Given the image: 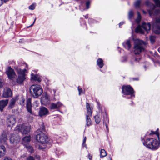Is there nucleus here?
Returning a JSON list of instances; mask_svg holds the SVG:
<instances>
[{"label": "nucleus", "mask_w": 160, "mask_h": 160, "mask_svg": "<svg viewBox=\"0 0 160 160\" xmlns=\"http://www.w3.org/2000/svg\"><path fill=\"white\" fill-rule=\"evenodd\" d=\"M26 107L27 111L29 112L30 114L27 115V118L28 120H32L33 119V113L32 110V104L31 102V99L28 98L27 100Z\"/></svg>", "instance_id": "obj_11"}, {"label": "nucleus", "mask_w": 160, "mask_h": 160, "mask_svg": "<svg viewBox=\"0 0 160 160\" xmlns=\"http://www.w3.org/2000/svg\"><path fill=\"white\" fill-rule=\"evenodd\" d=\"M4 85L3 80L0 78V88H1Z\"/></svg>", "instance_id": "obj_41"}, {"label": "nucleus", "mask_w": 160, "mask_h": 160, "mask_svg": "<svg viewBox=\"0 0 160 160\" xmlns=\"http://www.w3.org/2000/svg\"><path fill=\"white\" fill-rule=\"evenodd\" d=\"M151 29V24L150 23H146L145 22L142 23L141 26L138 25L135 29V31L141 34H144L146 32L148 33Z\"/></svg>", "instance_id": "obj_5"}, {"label": "nucleus", "mask_w": 160, "mask_h": 160, "mask_svg": "<svg viewBox=\"0 0 160 160\" xmlns=\"http://www.w3.org/2000/svg\"><path fill=\"white\" fill-rule=\"evenodd\" d=\"M49 113L48 109L44 107H40L38 112L39 116L41 117L43 116H45Z\"/></svg>", "instance_id": "obj_18"}, {"label": "nucleus", "mask_w": 160, "mask_h": 160, "mask_svg": "<svg viewBox=\"0 0 160 160\" xmlns=\"http://www.w3.org/2000/svg\"><path fill=\"white\" fill-rule=\"evenodd\" d=\"M39 103L38 101H35L34 103V105L36 107H37L38 106Z\"/></svg>", "instance_id": "obj_44"}, {"label": "nucleus", "mask_w": 160, "mask_h": 160, "mask_svg": "<svg viewBox=\"0 0 160 160\" xmlns=\"http://www.w3.org/2000/svg\"><path fill=\"white\" fill-rule=\"evenodd\" d=\"M12 93L11 89L8 88L4 89L3 96L4 97L7 98L11 96Z\"/></svg>", "instance_id": "obj_22"}, {"label": "nucleus", "mask_w": 160, "mask_h": 160, "mask_svg": "<svg viewBox=\"0 0 160 160\" xmlns=\"http://www.w3.org/2000/svg\"><path fill=\"white\" fill-rule=\"evenodd\" d=\"M156 5L158 7H160V0H153Z\"/></svg>", "instance_id": "obj_34"}, {"label": "nucleus", "mask_w": 160, "mask_h": 160, "mask_svg": "<svg viewBox=\"0 0 160 160\" xmlns=\"http://www.w3.org/2000/svg\"><path fill=\"white\" fill-rule=\"evenodd\" d=\"M86 141V137H85L84 138L83 140V143L82 144V146L83 147H86V144H85V142Z\"/></svg>", "instance_id": "obj_38"}, {"label": "nucleus", "mask_w": 160, "mask_h": 160, "mask_svg": "<svg viewBox=\"0 0 160 160\" xmlns=\"http://www.w3.org/2000/svg\"><path fill=\"white\" fill-rule=\"evenodd\" d=\"M29 90L31 94L35 98H37L41 96L43 92V90L41 86L38 84L32 85Z\"/></svg>", "instance_id": "obj_4"}, {"label": "nucleus", "mask_w": 160, "mask_h": 160, "mask_svg": "<svg viewBox=\"0 0 160 160\" xmlns=\"http://www.w3.org/2000/svg\"><path fill=\"white\" fill-rule=\"evenodd\" d=\"M90 5V2L89 1H87L86 2V7L87 9L89 8Z\"/></svg>", "instance_id": "obj_37"}, {"label": "nucleus", "mask_w": 160, "mask_h": 160, "mask_svg": "<svg viewBox=\"0 0 160 160\" xmlns=\"http://www.w3.org/2000/svg\"><path fill=\"white\" fill-rule=\"evenodd\" d=\"M22 42V41H19V43H21V42Z\"/></svg>", "instance_id": "obj_64"}, {"label": "nucleus", "mask_w": 160, "mask_h": 160, "mask_svg": "<svg viewBox=\"0 0 160 160\" xmlns=\"http://www.w3.org/2000/svg\"><path fill=\"white\" fill-rule=\"evenodd\" d=\"M36 139L38 142L42 144L43 146L39 145L38 147L39 149L42 150L46 148V144L51 143L52 142L49 140L47 135L42 132L36 135Z\"/></svg>", "instance_id": "obj_2"}, {"label": "nucleus", "mask_w": 160, "mask_h": 160, "mask_svg": "<svg viewBox=\"0 0 160 160\" xmlns=\"http://www.w3.org/2000/svg\"><path fill=\"white\" fill-rule=\"evenodd\" d=\"M18 99V96L13 98L11 99L8 106V107L9 108H12L14 107L15 102Z\"/></svg>", "instance_id": "obj_23"}, {"label": "nucleus", "mask_w": 160, "mask_h": 160, "mask_svg": "<svg viewBox=\"0 0 160 160\" xmlns=\"http://www.w3.org/2000/svg\"><path fill=\"white\" fill-rule=\"evenodd\" d=\"M147 41H135L134 52L135 54H139L145 51L148 46Z\"/></svg>", "instance_id": "obj_3"}, {"label": "nucleus", "mask_w": 160, "mask_h": 160, "mask_svg": "<svg viewBox=\"0 0 160 160\" xmlns=\"http://www.w3.org/2000/svg\"><path fill=\"white\" fill-rule=\"evenodd\" d=\"M141 17L140 13L139 12H138V17L137 18L136 20V22L138 24L141 21Z\"/></svg>", "instance_id": "obj_31"}, {"label": "nucleus", "mask_w": 160, "mask_h": 160, "mask_svg": "<svg viewBox=\"0 0 160 160\" xmlns=\"http://www.w3.org/2000/svg\"><path fill=\"white\" fill-rule=\"evenodd\" d=\"M35 8V5L32 4L29 7V9L30 10H34Z\"/></svg>", "instance_id": "obj_39"}, {"label": "nucleus", "mask_w": 160, "mask_h": 160, "mask_svg": "<svg viewBox=\"0 0 160 160\" xmlns=\"http://www.w3.org/2000/svg\"><path fill=\"white\" fill-rule=\"evenodd\" d=\"M107 153L106 151L104 149H101L100 151V157L102 158L106 156Z\"/></svg>", "instance_id": "obj_30"}, {"label": "nucleus", "mask_w": 160, "mask_h": 160, "mask_svg": "<svg viewBox=\"0 0 160 160\" xmlns=\"http://www.w3.org/2000/svg\"><path fill=\"white\" fill-rule=\"evenodd\" d=\"M4 160H12V159L8 158L5 157L4 159Z\"/></svg>", "instance_id": "obj_50"}, {"label": "nucleus", "mask_w": 160, "mask_h": 160, "mask_svg": "<svg viewBox=\"0 0 160 160\" xmlns=\"http://www.w3.org/2000/svg\"><path fill=\"white\" fill-rule=\"evenodd\" d=\"M97 64L100 68H102L103 66L102 60L101 58H98L97 60Z\"/></svg>", "instance_id": "obj_28"}, {"label": "nucleus", "mask_w": 160, "mask_h": 160, "mask_svg": "<svg viewBox=\"0 0 160 160\" xmlns=\"http://www.w3.org/2000/svg\"><path fill=\"white\" fill-rule=\"evenodd\" d=\"M31 128L30 125L23 124L16 126L15 128V130L21 132L22 134H26L29 132Z\"/></svg>", "instance_id": "obj_6"}, {"label": "nucleus", "mask_w": 160, "mask_h": 160, "mask_svg": "<svg viewBox=\"0 0 160 160\" xmlns=\"http://www.w3.org/2000/svg\"><path fill=\"white\" fill-rule=\"evenodd\" d=\"M6 72L9 78L10 79H12L13 78H15L16 76L13 69H12L11 67H8L6 71Z\"/></svg>", "instance_id": "obj_16"}, {"label": "nucleus", "mask_w": 160, "mask_h": 160, "mask_svg": "<svg viewBox=\"0 0 160 160\" xmlns=\"http://www.w3.org/2000/svg\"><path fill=\"white\" fill-rule=\"evenodd\" d=\"M7 137L6 133L3 132L0 137V143L2 144L7 145L8 142Z\"/></svg>", "instance_id": "obj_19"}, {"label": "nucleus", "mask_w": 160, "mask_h": 160, "mask_svg": "<svg viewBox=\"0 0 160 160\" xmlns=\"http://www.w3.org/2000/svg\"><path fill=\"white\" fill-rule=\"evenodd\" d=\"M26 147L30 153H32L34 152V149L32 146L27 145L26 146Z\"/></svg>", "instance_id": "obj_32"}, {"label": "nucleus", "mask_w": 160, "mask_h": 160, "mask_svg": "<svg viewBox=\"0 0 160 160\" xmlns=\"http://www.w3.org/2000/svg\"><path fill=\"white\" fill-rule=\"evenodd\" d=\"M84 17L85 18L87 19L88 18V15H86Z\"/></svg>", "instance_id": "obj_56"}, {"label": "nucleus", "mask_w": 160, "mask_h": 160, "mask_svg": "<svg viewBox=\"0 0 160 160\" xmlns=\"http://www.w3.org/2000/svg\"><path fill=\"white\" fill-rule=\"evenodd\" d=\"M143 12L144 13V14H145L146 13V12L145 11H143Z\"/></svg>", "instance_id": "obj_63"}, {"label": "nucleus", "mask_w": 160, "mask_h": 160, "mask_svg": "<svg viewBox=\"0 0 160 160\" xmlns=\"http://www.w3.org/2000/svg\"><path fill=\"white\" fill-rule=\"evenodd\" d=\"M35 158L36 159L39 160L40 158V157L39 155H36L35 156Z\"/></svg>", "instance_id": "obj_48"}, {"label": "nucleus", "mask_w": 160, "mask_h": 160, "mask_svg": "<svg viewBox=\"0 0 160 160\" xmlns=\"http://www.w3.org/2000/svg\"><path fill=\"white\" fill-rule=\"evenodd\" d=\"M124 23V22H120V23H119V27H120V26L121 25H122Z\"/></svg>", "instance_id": "obj_52"}, {"label": "nucleus", "mask_w": 160, "mask_h": 160, "mask_svg": "<svg viewBox=\"0 0 160 160\" xmlns=\"http://www.w3.org/2000/svg\"><path fill=\"white\" fill-rule=\"evenodd\" d=\"M9 140L11 143L16 144L20 141V137L18 133H14L10 136Z\"/></svg>", "instance_id": "obj_13"}, {"label": "nucleus", "mask_w": 160, "mask_h": 160, "mask_svg": "<svg viewBox=\"0 0 160 160\" xmlns=\"http://www.w3.org/2000/svg\"><path fill=\"white\" fill-rule=\"evenodd\" d=\"M6 152V149L3 145L0 146V158L4 156Z\"/></svg>", "instance_id": "obj_25"}, {"label": "nucleus", "mask_w": 160, "mask_h": 160, "mask_svg": "<svg viewBox=\"0 0 160 160\" xmlns=\"http://www.w3.org/2000/svg\"><path fill=\"white\" fill-rule=\"evenodd\" d=\"M30 139L31 137L29 136L24 137L22 139V143L25 146L27 145V144L30 141Z\"/></svg>", "instance_id": "obj_26"}, {"label": "nucleus", "mask_w": 160, "mask_h": 160, "mask_svg": "<svg viewBox=\"0 0 160 160\" xmlns=\"http://www.w3.org/2000/svg\"><path fill=\"white\" fill-rule=\"evenodd\" d=\"M15 70L18 75L17 82L19 84H22L25 79V73L27 72V70L25 69L22 70L19 67H18L15 68Z\"/></svg>", "instance_id": "obj_7"}, {"label": "nucleus", "mask_w": 160, "mask_h": 160, "mask_svg": "<svg viewBox=\"0 0 160 160\" xmlns=\"http://www.w3.org/2000/svg\"><path fill=\"white\" fill-rule=\"evenodd\" d=\"M78 91L79 92V95H81V93L82 91V89L81 88H80L79 87H78Z\"/></svg>", "instance_id": "obj_47"}, {"label": "nucleus", "mask_w": 160, "mask_h": 160, "mask_svg": "<svg viewBox=\"0 0 160 160\" xmlns=\"http://www.w3.org/2000/svg\"><path fill=\"white\" fill-rule=\"evenodd\" d=\"M152 31L155 33H160V17L156 18L152 25Z\"/></svg>", "instance_id": "obj_12"}, {"label": "nucleus", "mask_w": 160, "mask_h": 160, "mask_svg": "<svg viewBox=\"0 0 160 160\" xmlns=\"http://www.w3.org/2000/svg\"><path fill=\"white\" fill-rule=\"evenodd\" d=\"M156 134H157V136L158 137V139H159V134L158 133H156Z\"/></svg>", "instance_id": "obj_57"}, {"label": "nucleus", "mask_w": 160, "mask_h": 160, "mask_svg": "<svg viewBox=\"0 0 160 160\" xmlns=\"http://www.w3.org/2000/svg\"><path fill=\"white\" fill-rule=\"evenodd\" d=\"M133 80H138V79L137 78H133Z\"/></svg>", "instance_id": "obj_61"}, {"label": "nucleus", "mask_w": 160, "mask_h": 160, "mask_svg": "<svg viewBox=\"0 0 160 160\" xmlns=\"http://www.w3.org/2000/svg\"><path fill=\"white\" fill-rule=\"evenodd\" d=\"M27 160H35L34 158L31 156H29V157H28L27 159Z\"/></svg>", "instance_id": "obj_46"}, {"label": "nucleus", "mask_w": 160, "mask_h": 160, "mask_svg": "<svg viewBox=\"0 0 160 160\" xmlns=\"http://www.w3.org/2000/svg\"><path fill=\"white\" fill-rule=\"evenodd\" d=\"M37 71V70L32 71L31 74V78L32 80H35L38 81V82H40L41 81V78L38 75L34 74L33 72L36 73Z\"/></svg>", "instance_id": "obj_21"}, {"label": "nucleus", "mask_w": 160, "mask_h": 160, "mask_svg": "<svg viewBox=\"0 0 160 160\" xmlns=\"http://www.w3.org/2000/svg\"><path fill=\"white\" fill-rule=\"evenodd\" d=\"M155 41H153V40L151 41V43H154V42Z\"/></svg>", "instance_id": "obj_58"}, {"label": "nucleus", "mask_w": 160, "mask_h": 160, "mask_svg": "<svg viewBox=\"0 0 160 160\" xmlns=\"http://www.w3.org/2000/svg\"><path fill=\"white\" fill-rule=\"evenodd\" d=\"M52 91L53 92V93L54 94H55L56 92V91L55 90L53 89L52 90Z\"/></svg>", "instance_id": "obj_55"}, {"label": "nucleus", "mask_w": 160, "mask_h": 160, "mask_svg": "<svg viewBox=\"0 0 160 160\" xmlns=\"http://www.w3.org/2000/svg\"><path fill=\"white\" fill-rule=\"evenodd\" d=\"M24 99L23 98H21V102H20V104L22 106H23L24 105Z\"/></svg>", "instance_id": "obj_40"}, {"label": "nucleus", "mask_w": 160, "mask_h": 160, "mask_svg": "<svg viewBox=\"0 0 160 160\" xmlns=\"http://www.w3.org/2000/svg\"><path fill=\"white\" fill-rule=\"evenodd\" d=\"M44 129H45L44 126L42 124V129H41V130H42V131H43L44 130Z\"/></svg>", "instance_id": "obj_51"}, {"label": "nucleus", "mask_w": 160, "mask_h": 160, "mask_svg": "<svg viewBox=\"0 0 160 160\" xmlns=\"http://www.w3.org/2000/svg\"><path fill=\"white\" fill-rule=\"evenodd\" d=\"M3 119H0V123L2 122H3Z\"/></svg>", "instance_id": "obj_54"}, {"label": "nucleus", "mask_w": 160, "mask_h": 160, "mask_svg": "<svg viewBox=\"0 0 160 160\" xmlns=\"http://www.w3.org/2000/svg\"><path fill=\"white\" fill-rule=\"evenodd\" d=\"M36 18H35L34 20V22H34V23H35V21H36Z\"/></svg>", "instance_id": "obj_62"}, {"label": "nucleus", "mask_w": 160, "mask_h": 160, "mask_svg": "<svg viewBox=\"0 0 160 160\" xmlns=\"http://www.w3.org/2000/svg\"><path fill=\"white\" fill-rule=\"evenodd\" d=\"M145 4L148 7L147 10L150 16L153 14L156 15L159 13L160 10L159 9H155V6L153 3H151L149 1H146Z\"/></svg>", "instance_id": "obj_8"}, {"label": "nucleus", "mask_w": 160, "mask_h": 160, "mask_svg": "<svg viewBox=\"0 0 160 160\" xmlns=\"http://www.w3.org/2000/svg\"><path fill=\"white\" fill-rule=\"evenodd\" d=\"M151 133H150L149 134L150 135H151V134H155V133L154 132H153L152 131H151Z\"/></svg>", "instance_id": "obj_53"}, {"label": "nucleus", "mask_w": 160, "mask_h": 160, "mask_svg": "<svg viewBox=\"0 0 160 160\" xmlns=\"http://www.w3.org/2000/svg\"><path fill=\"white\" fill-rule=\"evenodd\" d=\"M34 22H33V23H32V24H31L30 26H32L33 24H34Z\"/></svg>", "instance_id": "obj_60"}, {"label": "nucleus", "mask_w": 160, "mask_h": 160, "mask_svg": "<svg viewBox=\"0 0 160 160\" xmlns=\"http://www.w3.org/2000/svg\"><path fill=\"white\" fill-rule=\"evenodd\" d=\"M132 40H140L139 39H138V38H136V39L133 38Z\"/></svg>", "instance_id": "obj_59"}, {"label": "nucleus", "mask_w": 160, "mask_h": 160, "mask_svg": "<svg viewBox=\"0 0 160 160\" xmlns=\"http://www.w3.org/2000/svg\"><path fill=\"white\" fill-rule=\"evenodd\" d=\"M133 12L132 11H130L128 13V18L129 19H131L133 17Z\"/></svg>", "instance_id": "obj_33"}, {"label": "nucleus", "mask_w": 160, "mask_h": 160, "mask_svg": "<svg viewBox=\"0 0 160 160\" xmlns=\"http://www.w3.org/2000/svg\"><path fill=\"white\" fill-rule=\"evenodd\" d=\"M9 1V0H0V6L3 4V2L6 3Z\"/></svg>", "instance_id": "obj_36"}, {"label": "nucleus", "mask_w": 160, "mask_h": 160, "mask_svg": "<svg viewBox=\"0 0 160 160\" xmlns=\"http://www.w3.org/2000/svg\"><path fill=\"white\" fill-rule=\"evenodd\" d=\"M156 38V37L154 35H151L150 36V40H155Z\"/></svg>", "instance_id": "obj_42"}, {"label": "nucleus", "mask_w": 160, "mask_h": 160, "mask_svg": "<svg viewBox=\"0 0 160 160\" xmlns=\"http://www.w3.org/2000/svg\"><path fill=\"white\" fill-rule=\"evenodd\" d=\"M41 102L42 104L47 105L50 102V96L47 93H44L41 98Z\"/></svg>", "instance_id": "obj_15"}, {"label": "nucleus", "mask_w": 160, "mask_h": 160, "mask_svg": "<svg viewBox=\"0 0 160 160\" xmlns=\"http://www.w3.org/2000/svg\"><path fill=\"white\" fill-rule=\"evenodd\" d=\"M16 118L12 115H9L7 117V124L8 127H12L16 123Z\"/></svg>", "instance_id": "obj_14"}, {"label": "nucleus", "mask_w": 160, "mask_h": 160, "mask_svg": "<svg viewBox=\"0 0 160 160\" xmlns=\"http://www.w3.org/2000/svg\"><path fill=\"white\" fill-rule=\"evenodd\" d=\"M145 135L142 138L143 145L147 148L153 150L157 149L160 146V143L157 139L153 138H147Z\"/></svg>", "instance_id": "obj_1"}, {"label": "nucleus", "mask_w": 160, "mask_h": 160, "mask_svg": "<svg viewBox=\"0 0 160 160\" xmlns=\"http://www.w3.org/2000/svg\"><path fill=\"white\" fill-rule=\"evenodd\" d=\"M8 99L0 101V110L1 111L3 110L4 107L8 104Z\"/></svg>", "instance_id": "obj_24"}, {"label": "nucleus", "mask_w": 160, "mask_h": 160, "mask_svg": "<svg viewBox=\"0 0 160 160\" xmlns=\"http://www.w3.org/2000/svg\"><path fill=\"white\" fill-rule=\"evenodd\" d=\"M63 106L62 104L60 102L56 103H52L50 104V109H51L58 110Z\"/></svg>", "instance_id": "obj_20"}, {"label": "nucleus", "mask_w": 160, "mask_h": 160, "mask_svg": "<svg viewBox=\"0 0 160 160\" xmlns=\"http://www.w3.org/2000/svg\"><path fill=\"white\" fill-rule=\"evenodd\" d=\"M101 112L102 115L103 117V122L104 124H105L106 128L107 130H108V127L107 124L109 123V119L107 116V114L105 111L102 112V110H99V112Z\"/></svg>", "instance_id": "obj_17"}, {"label": "nucleus", "mask_w": 160, "mask_h": 160, "mask_svg": "<svg viewBox=\"0 0 160 160\" xmlns=\"http://www.w3.org/2000/svg\"><path fill=\"white\" fill-rule=\"evenodd\" d=\"M95 121L97 124H99L101 121V118L98 115H97L94 116Z\"/></svg>", "instance_id": "obj_29"}, {"label": "nucleus", "mask_w": 160, "mask_h": 160, "mask_svg": "<svg viewBox=\"0 0 160 160\" xmlns=\"http://www.w3.org/2000/svg\"><path fill=\"white\" fill-rule=\"evenodd\" d=\"M88 157L89 160H92V156L90 153L88 154Z\"/></svg>", "instance_id": "obj_45"}, {"label": "nucleus", "mask_w": 160, "mask_h": 160, "mask_svg": "<svg viewBox=\"0 0 160 160\" xmlns=\"http://www.w3.org/2000/svg\"><path fill=\"white\" fill-rule=\"evenodd\" d=\"M127 58L126 57H123L122 58L121 61L122 62H125L127 61Z\"/></svg>", "instance_id": "obj_43"}, {"label": "nucleus", "mask_w": 160, "mask_h": 160, "mask_svg": "<svg viewBox=\"0 0 160 160\" xmlns=\"http://www.w3.org/2000/svg\"><path fill=\"white\" fill-rule=\"evenodd\" d=\"M122 92L124 95H130L131 98L134 97V91L132 88L130 86H124L122 87Z\"/></svg>", "instance_id": "obj_10"}, {"label": "nucleus", "mask_w": 160, "mask_h": 160, "mask_svg": "<svg viewBox=\"0 0 160 160\" xmlns=\"http://www.w3.org/2000/svg\"><path fill=\"white\" fill-rule=\"evenodd\" d=\"M86 108L87 109V113L86 114V125L88 127L92 125L91 120L90 118L92 116V112L91 108L90 107L89 103L87 102L86 104Z\"/></svg>", "instance_id": "obj_9"}, {"label": "nucleus", "mask_w": 160, "mask_h": 160, "mask_svg": "<svg viewBox=\"0 0 160 160\" xmlns=\"http://www.w3.org/2000/svg\"><path fill=\"white\" fill-rule=\"evenodd\" d=\"M94 20L92 18H89L88 19V21L89 22H94Z\"/></svg>", "instance_id": "obj_49"}, {"label": "nucleus", "mask_w": 160, "mask_h": 160, "mask_svg": "<svg viewBox=\"0 0 160 160\" xmlns=\"http://www.w3.org/2000/svg\"><path fill=\"white\" fill-rule=\"evenodd\" d=\"M140 3V1L139 0L136 1L135 3V6L138 7H139Z\"/></svg>", "instance_id": "obj_35"}, {"label": "nucleus", "mask_w": 160, "mask_h": 160, "mask_svg": "<svg viewBox=\"0 0 160 160\" xmlns=\"http://www.w3.org/2000/svg\"><path fill=\"white\" fill-rule=\"evenodd\" d=\"M124 48L128 50H129L131 47V44L130 41H127L122 44Z\"/></svg>", "instance_id": "obj_27"}]
</instances>
